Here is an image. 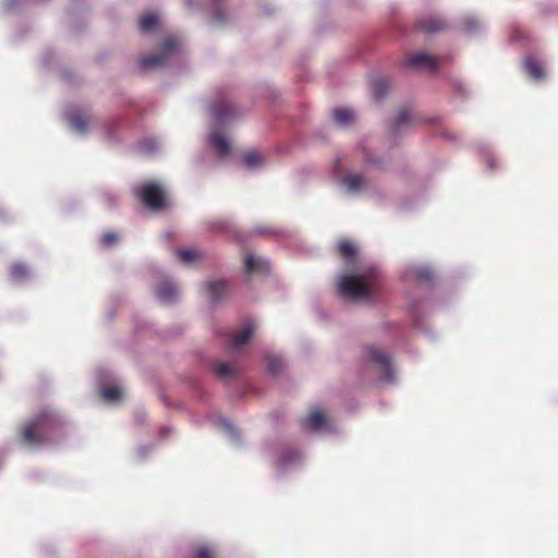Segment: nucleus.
I'll return each mask as SVG.
<instances>
[{"mask_svg":"<svg viewBox=\"0 0 558 558\" xmlns=\"http://www.w3.org/2000/svg\"><path fill=\"white\" fill-rule=\"evenodd\" d=\"M102 398L107 401H118L121 398V390L118 387H105L101 391Z\"/></svg>","mask_w":558,"mask_h":558,"instance_id":"26","label":"nucleus"},{"mask_svg":"<svg viewBox=\"0 0 558 558\" xmlns=\"http://www.w3.org/2000/svg\"><path fill=\"white\" fill-rule=\"evenodd\" d=\"M524 68L527 74L533 78L538 80L545 75L542 64L532 58L525 60Z\"/></svg>","mask_w":558,"mask_h":558,"instance_id":"17","label":"nucleus"},{"mask_svg":"<svg viewBox=\"0 0 558 558\" xmlns=\"http://www.w3.org/2000/svg\"><path fill=\"white\" fill-rule=\"evenodd\" d=\"M119 242V235L114 231L104 232L100 236V244L104 247L114 246Z\"/></svg>","mask_w":558,"mask_h":558,"instance_id":"24","label":"nucleus"},{"mask_svg":"<svg viewBox=\"0 0 558 558\" xmlns=\"http://www.w3.org/2000/svg\"><path fill=\"white\" fill-rule=\"evenodd\" d=\"M135 195L150 209H160L166 205L162 186L156 182H147L135 190Z\"/></svg>","mask_w":558,"mask_h":558,"instance_id":"3","label":"nucleus"},{"mask_svg":"<svg viewBox=\"0 0 558 558\" xmlns=\"http://www.w3.org/2000/svg\"><path fill=\"white\" fill-rule=\"evenodd\" d=\"M242 159H243V162L247 167L258 166L263 161L262 156L259 155V153H257L255 150L247 151L246 154L243 155Z\"/></svg>","mask_w":558,"mask_h":558,"instance_id":"25","label":"nucleus"},{"mask_svg":"<svg viewBox=\"0 0 558 558\" xmlns=\"http://www.w3.org/2000/svg\"><path fill=\"white\" fill-rule=\"evenodd\" d=\"M266 263L252 254L245 256V269L247 274L264 271Z\"/></svg>","mask_w":558,"mask_h":558,"instance_id":"19","label":"nucleus"},{"mask_svg":"<svg viewBox=\"0 0 558 558\" xmlns=\"http://www.w3.org/2000/svg\"><path fill=\"white\" fill-rule=\"evenodd\" d=\"M267 367L270 373L278 374L283 368V361L278 356H268Z\"/></svg>","mask_w":558,"mask_h":558,"instance_id":"27","label":"nucleus"},{"mask_svg":"<svg viewBox=\"0 0 558 558\" xmlns=\"http://www.w3.org/2000/svg\"><path fill=\"white\" fill-rule=\"evenodd\" d=\"M216 19H217L218 21H220V20H221V17H220V14H219V13H217V14H216Z\"/></svg>","mask_w":558,"mask_h":558,"instance_id":"31","label":"nucleus"},{"mask_svg":"<svg viewBox=\"0 0 558 558\" xmlns=\"http://www.w3.org/2000/svg\"><path fill=\"white\" fill-rule=\"evenodd\" d=\"M343 183L349 193H357L367 185L366 179L362 174H349L343 179Z\"/></svg>","mask_w":558,"mask_h":558,"instance_id":"11","label":"nucleus"},{"mask_svg":"<svg viewBox=\"0 0 558 558\" xmlns=\"http://www.w3.org/2000/svg\"><path fill=\"white\" fill-rule=\"evenodd\" d=\"M365 353L371 362L377 364L380 367L383 379L391 380L393 378V369L389 354L375 347H367L365 349Z\"/></svg>","mask_w":558,"mask_h":558,"instance_id":"5","label":"nucleus"},{"mask_svg":"<svg viewBox=\"0 0 558 558\" xmlns=\"http://www.w3.org/2000/svg\"><path fill=\"white\" fill-rule=\"evenodd\" d=\"M207 292L210 295V298L216 301L220 299L225 292L227 291V281L225 280H218V281H210L206 284Z\"/></svg>","mask_w":558,"mask_h":558,"instance_id":"16","label":"nucleus"},{"mask_svg":"<svg viewBox=\"0 0 558 558\" xmlns=\"http://www.w3.org/2000/svg\"><path fill=\"white\" fill-rule=\"evenodd\" d=\"M178 39L172 37L165 39V41L162 43L161 52L142 57L140 59V66L143 69L161 66L166 62L168 57L178 49Z\"/></svg>","mask_w":558,"mask_h":558,"instance_id":"4","label":"nucleus"},{"mask_svg":"<svg viewBox=\"0 0 558 558\" xmlns=\"http://www.w3.org/2000/svg\"><path fill=\"white\" fill-rule=\"evenodd\" d=\"M417 27L426 34H433L444 31L447 25L442 19L438 16H429L421 20L417 24Z\"/></svg>","mask_w":558,"mask_h":558,"instance_id":"8","label":"nucleus"},{"mask_svg":"<svg viewBox=\"0 0 558 558\" xmlns=\"http://www.w3.org/2000/svg\"><path fill=\"white\" fill-rule=\"evenodd\" d=\"M387 82L385 78H377L373 82V89L376 97L380 98L386 94L387 90Z\"/></svg>","mask_w":558,"mask_h":558,"instance_id":"29","label":"nucleus"},{"mask_svg":"<svg viewBox=\"0 0 558 558\" xmlns=\"http://www.w3.org/2000/svg\"><path fill=\"white\" fill-rule=\"evenodd\" d=\"M215 375L220 379H231L238 374L236 367L228 363H215L213 366Z\"/></svg>","mask_w":558,"mask_h":558,"instance_id":"14","label":"nucleus"},{"mask_svg":"<svg viewBox=\"0 0 558 558\" xmlns=\"http://www.w3.org/2000/svg\"><path fill=\"white\" fill-rule=\"evenodd\" d=\"M10 276L14 281H22L28 276V268L24 264L16 263L10 268Z\"/></svg>","mask_w":558,"mask_h":558,"instance_id":"22","label":"nucleus"},{"mask_svg":"<svg viewBox=\"0 0 558 558\" xmlns=\"http://www.w3.org/2000/svg\"><path fill=\"white\" fill-rule=\"evenodd\" d=\"M57 425V417L51 410H44L25 423L20 433L21 442L28 448H37L48 441V433Z\"/></svg>","mask_w":558,"mask_h":558,"instance_id":"2","label":"nucleus"},{"mask_svg":"<svg viewBox=\"0 0 558 558\" xmlns=\"http://www.w3.org/2000/svg\"><path fill=\"white\" fill-rule=\"evenodd\" d=\"M210 145L220 156H226L230 153L229 141L219 132H213L209 136Z\"/></svg>","mask_w":558,"mask_h":558,"instance_id":"10","label":"nucleus"},{"mask_svg":"<svg viewBox=\"0 0 558 558\" xmlns=\"http://www.w3.org/2000/svg\"><path fill=\"white\" fill-rule=\"evenodd\" d=\"M254 326L247 325L245 328L233 335L230 339V345L234 349L247 343L254 333Z\"/></svg>","mask_w":558,"mask_h":558,"instance_id":"13","label":"nucleus"},{"mask_svg":"<svg viewBox=\"0 0 558 558\" xmlns=\"http://www.w3.org/2000/svg\"><path fill=\"white\" fill-rule=\"evenodd\" d=\"M156 294L161 302L171 303L178 296V289L173 283L163 281L157 288Z\"/></svg>","mask_w":558,"mask_h":558,"instance_id":"9","label":"nucleus"},{"mask_svg":"<svg viewBox=\"0 0 558 558\" xmlns=\"http://www.w3.org/2000/svg\"><path fill=\"white\" fill-rule=\"evenodd\" d=\"M186 1L191 4V1H192V0H186Z\"/></svg>","mask_w":558,"mask_h":558,"instance_id":"32","label":"nucleus"},{"mask_svg":"<svg viewBox=\"0 0 558 558\" xmlns=\"http://www.w3.org/2000/svg\"><path fill=\"white\" fill-rule=\"evenodd\" d=\"M194 558H214V556L208 548L202 547V548L197 549Z\"/></svg>","mask_w":558,"mask_h":558,"instance_id":"30","label":"nucleus"},{"mask_svg":"<svg viewBox=\"0 0 558 558\" xmlns=\"http://www.w3.org/2000/svg\"><path fill=\"white\" fill-rule=\"evenodd\" d=\"M405 65L416 69H428L432 71L437 70L438 63L436 58L426 53H415L409 57Z\"/></svg>","mask_w":558,"mask_h":558,"instance_id":"7","label":"nucleus"},{"mask_svg":"<svg viewBox=\"0 0 558 558\" xmlns=\"http://www.w3.org/2000/svg\"><path fill=\"white\" fill-rule=\"evenodd\" d=\"M211 114L218 123H226L238 116V110L231 102L220 99L213 104Z\"/></svg>","mask_w":558,"mask_h":558,"instance_id":"6","label":"nucleus"},{"mask_svg":"<svg viewBox=\"0 0 558 558\" xmlns=\"http://www.w3.org/2000/svg\"><path fill=\"white\" fill-rule=\"evenodd\" d=\"M325 422L326 417L323 412L313 411L305 418H303L302 424L306 429L317 430L324 426Z\"/></svg>","mask_w":558,"mask_h":558,"instance_id":"12","label":"nucleus"},{"mask_svg":"<svg viewBox=\"0 0 558 558\" xmlns=\"http://www.w3.org/2000/svg\"><path fill=\"white\" fill-rule=\"evenodd\" d=\"M338 252L347 262L353 260L356 254V247L348 240H342L338 243Z\"/></svg>","mask_w":558,"mask_h":558,"instance_id":"18","label":"nucleus"},{"mask_svg":"<svg viewBox=\"0 0 558 558\" xmlns=\"http://www.w3.org/2000/svg\"><path fill=\"white\" fill-rule=\"evenodd\" d=\"M177 255L184 264H190L202 258V255L198 251L189 248L179 250Z\"/></svg>","mask_w":558,"mask_h":558,"instance_id":"21","label":"nucleus"},{"mask_svg":"<svg viewBox=\"0 0 558 558\" xmlns=\"http://www.w3.org/2000/svg\"><path fill=\"white\" fill-rule=\"evenodd\" d=\"M158 24V17L154 13H147L142 16L140 27L143 32H149Z\"/></svg>","mask_w":558,"mask_h":558,"instance_id":"23","label":"nucleus"},{"mask_svg":"<svg viewBox=\"0 0 558 558\" xmlns=\"http://www.w3.org/2000/svg\"><path fill=\"white\" fill-rule=\"evenodd\" d=\"M335 121L341 125L347 126L354 122V112L348 108H337L333 110Z\"/></svg>","mask_w":558,"mask_h":558,"instance_id":"15","label":"nucleus"},{"mask_svg":"<svg viewBox=\"0 0 558 558\" xmlns=\"http://www.w3.org/2000/svg\"><path fill=\"white\" fill-rule=\"evenodd\" d=\"M383 275L377 267H362L338 280L339 293L350 300H375L383 290Z\"/></svg>","mask_w":558,"mask_h":558,"instance_id":"1","label":"nucleus"},{"mask_svg":"<svg viewBox=\"0 0 558 558\" xmlns=\"http://www.w3.org/2000/svg\"><path fill=\"white\" fill-rule=\"evenodd\" d=\"M411 117H410V113L408 110H401L397 117V120H396V130L399 131L401 130L403 126L408 125L410 122H411Z\"/></svg>","mask_w":558,"mask_h":558,"instance_id":"28","label":"nucleus"},{"mask_svg":"<svg viewBox=\"0 0 558 558\" xmlns=\"http://www.w3.org/2000/svg\"><path fill=\"white\" fill-rule=\"evenodd\" d=\"M70 124L76 132L85 133L89 124V118L81 114H73L70 118Z\"/></svg>","mask_w":558,"mask_h":558,"instance_id":"20","label":"nucleus"}]
</instances>
